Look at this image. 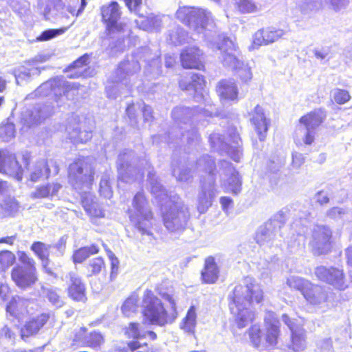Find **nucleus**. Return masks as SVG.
<instances>
[{
    "instance_id": "nucleus-45",
    "label": "nucleus",
    "mask_w": 352,
    "mask_h": 352,
    "mask_svg": "<svg viewBox=\"0 0 352 352\" xmlns=\"http://www.w3.org/2000/svg\"><path fill=\"white\" fill-rule=\"evenodd\" d=\"M138 295L133 294L129 297L122 307L123 314L126 316H130L132 314L135 313L138 308Z\"/></svg>"
},
{
    "instance_id": "nucleus-59",
    "label": "nucleus",
    "mask_w": 352,
    "mask_h": 352,
    "mask_svg": "<svg viewBox=\"0 0 352 352\" xmlns=\"http://www.w3.org/2000/svg\"><path fill=\"white\" fill-rule=\"evenodd\" d=\"M266 42L263 29L258 30L253 36V41L251 48H258L261 45H265Z\"/></svg>"
},
{
    "instance_id": "nucleus-5",
    "label": "nucleus",
    "mask_w": 352,
    "mask_h": 352,
    "mask_svg": "<svg viewBox=\"0 0 352 352\" xmlns=\"http://www.w3.org/2000/svg\"><path fill=\"white\" fill-rule=\"evenodd\" d=\"M215 164L209 155L201 157L196 163V171L201 175V191L197 197V210L206 212L218 193L215 186Z\"/></svg>"
},
{
    "instance_id": "nucleus-37",
    "label": "nucleus",
    "mask_w": 352,
    "mask_h": 352,
    "mask_svg": "<svg viewBox=\"0 0 352 352\" xmlns=\"http://www.w3.org/2000/svg\"><path fill=\"white\" fill-rule=\"evenodd\" d=\"M99 247L96 244L89 246L82 247L75 250L72 255V261L76 263H82L90 256L96 254L99 252Z\"/></svg>"
},
{
    "instance_id": "nucleus-7",
    "label": "nucleus",
    "mask_w": 352,
    "mask_h": 352,
    "mask_svg": "<svg viewBox=\"0 0 352 352\" xmlns=\"http://www.w3.org/2000/svg\"><path fill=\"white\" fill-rule=\"evenodd\" d=\"M129 217L133 226L142 235L151 236L153 213L143 191L137 192L128 210Z\"/></svg>"
},
{
    "instance_id": "nucleus-9",
    "label": "nucleus",
    "mask_w": 352,
    "mask_h": 352,
    "mask_svg": "<svg viewBox=\"0 0 352 352\" xmlns=\"http://www.w3.org/2000/svg\"><path fill=\"white\" fill-rule=\"evenodd\" d=\"M325 113L322 109H316L300 118V125L294 135V142L298 146H310L316 139L317 128L322 123Z\"/></svg>"
},
{
    "instance_id": "nucleus-27",
    "label": "nucleus",
    "mask_w": 352,
    "mask_h": 352,
    "mask_svg": "<svg viewBox=\"0 0 352 352\" xmlns=\"http://www.w3.org/2000/svg\"><path fill=\"white\" fill-rule=\"evenodd\" d=\"M202 52L197 47H186L180 55L182 65L186 69H201L203 67L201 62Z\"/></svg>"
},
{
    "instance_id": "nucleus-46",
    "label": "nucleus",
    "mask_w": 352,
    "mask_h": 352,
    "mask_svg": "<svg viewBox=\"0 0 352 352\" xmlns=\"http://www.w3.org/2000/svg\"><path fill=\"white\" fill-rule=\"evenodd\" d=\"M15 255L8 250L0 252V270L6 271L15 262Z\"/></svg>"
},
{
    "instance_id": "nucleus-23",
    "label": "nucleus",
    "mask_w": 352,
    "mask_h": 352,
    "mask_svg": "<svg viewBox=\"0 0 352 352\" xmlns=\"http://www.w3.org/2000/svg\"><path fill=\"white\" fill-rule=\"evenodd\" d=\"M265 340L270 346H275L280 335V322L274 312L266 311L264 317Z\"/></svg>"
},
{
    "instance_id": "nucleus-38",
    "label": "nucleus",
    "mask_w": 352,
    "mask_h": 352,
    "mask_svg": "<svg viewBox=\"0 0 352 352\" xmlns=\"http://www.w3.org/2000/svg\"><path fill=\"white\" fill-rule=\"evenodd\" d=\"M173 175L180 182L190 183L192 180L193 175L188 168L173 162Z\"/></svg>"
},
{
    "instance_id": "nucleus-18",
    "label": "nucleus",
    "mask_w": 352,
    "mask_h": 352,
    "mask_svg": "<svg viewBox=\"0 0 352 352\" xmlns=\"http://www.w3.org/2000/svg\"><path fill=\"white\" fill-rule=\"evenodd\" d=\"M23 170L14 154L7 151H0V173L21 181L23 178Z\"/></svg>"
},
{
    "instance_id": "nucleus-28",
    "label": "nucleus",
    "mask_w": 352,
    "mask_h": 352,
    "mask_svg": "<svg viewBox=\"0 0 352 352\" xmlns=\"http://www.w3.org/2000/svg\"><path fill=\"white\" fill-rule=\"evenodd\" d=\"M54 113L53 107L50 104H37L32 110H27L23 119L29 126L40 123L43 120Z\"/></svg>"
},
{
    "instance_id": "nucleus-11",
    "label": "nucleus",
    "mask_w": 352,
    "mask_h": 352,
    "mask_svg": "<svg viewBox=\"0 0 352 352\" xmlns=\"http://www.w3.org/2000/svg\"><path fill=\"white\" fill-rule=\"evenodd\" d=\"M287 284L291 288L299 290L310 304L320 305L327 300V292L324 287L314 285L303 278L290 276L287 278Z\"/></svg>"
},
{
    "instance_id": "nucleus-55",
    "label": "nucleus",
    "mask_w": 352,
    "mask_h": 352,
    "mask_svg": "<svg viewBox=\"0 0 352 352\" xmlns=\"http://www.w3.org/2000/svg\"><path fill=\"white\" fill-rule=\"evenodd\" d=\"M14 126L12 124H8L0 127V137L4 142H8L14 136Z\"/></svg>"
},
{
    "instance_id": "nucleus-51",
    "label": "nucleus",
    "mask_w": 352,
    "mask_h": 352,
    "mask_svg": "<svg viewBox=\"0 0 352 352\" xmlns=\"http://www.w3.org/2000/svg\"><path fill=\"white\" fill-rule=\"evenodd\" d=\"M104 341L102 336L96 331L90 333V334L85 338V343L91 347L96 348L99 346Z\"/></svg>"
},
{
    "instance_id": "nucleus-13",
    "label": "nucleus",
    "mask_w": 352,
    "mask_h": 352,
    "mask_svg": "<svg viewBox=\"0 0 352 352\" xmlns=\"http://www.w3.org/2000/svg\"><path fill=\"white\" fill-rule=\"evenodd\" d=\"M91 120L72 114L68 119L65 128L67 137L74 144L83 143L92 137L93 126Z\"/></svg>"
},
{
    "instance_id": "nucleus-25",
    "label": "nucleus",
    "mask_w": 352,
    "mask_h": 352,
    "mask_svg": "<svg viewBox=\"0 0 352 352\" xmlns=\"http://www.w3.org/2000/svg\"><path fill=\"white\" fill-rule=\"evenodd\" d=\"M217 92L223 103L238 100V89L234 79H224L218 82Z\"/></svg>"
},
{
    "instance_id": "nucleus-24",
    "label": "nucleus",
    "mask_w": 352,
    "mask_h": 352,
    "mask_svg": "<svg viewBox=\"0 0 352 352\" xmlns=\"http://www.w3.org/2000/svg\"><path fill=\"white\" fill-rule=\"evenodd\" d=\"M67 276L69 279L67 287L68 296L75 301L85 302L86 288L81 278L74 272H69Z\"/></svg>"
},
{
    "instance_id": "nucleus-50",
    "label": "nucleus",
    "mask_w": 352,
    "mask_h": 352,
    "mask_svg": "<svg viewBox=\"0 0 352 352\" xmlns=\"http://www.w3.org/2000/svg\"><path fill=\"white\" fill-rule=\"evenodd\" d=\"M266 44L272 43L284 35L283 30H276L272 28L263 29Z\"/></svg>"
},
{
    "instance_id": "nucleus-19",
    "label": "nucleus",
    "mask_w": 352,
    "mask_h": 352,
    "mask_svg": "<svg viewBox=\"0 0 352 352\" xmlns=\"http://www.w3.org/2000/svg\"><path fill=\"white\" fill-rule=\"evenodd\" d=\"M12 279L22 289L31 287L38 280L36 267L17 265L12 270Z\"/></svg>"
},
{
    "instance_id": "nucleus-60",
    "label": "nucleus",
    "mask_w": 352,
    "mask_h": 352,
    "mask_svg": "<svg viewBox=\"0 0 352 352\" xmlns=\"http://www.w3.org/2000/svg\"><path fill=\"white\" fill-rule=\"evenodd\" d=\"M348 211L340 207H333L327 212V216L331 219H343L347 214Z\"/></svg>"
},
{
    "instance_id": "nucleus-41",
    "label": "nucleus",
    "mask_w": 352,
    "mask_h": 352,
    "mask_svg": "<svg viewBox=\"0 0 352 352\" xmlns=\"http://www.w3.org/2000/svg\"><path fill=\"white\" fill-rule=\"evenodd\" d=\"M234 6L241 14L254 13L259 10L258 5L254 0H234Z\"/></svg>"
},
{
    "instance_id": "nucleus-36",
    "label": "nucleus",
    "mask_w": 352,
    "mask_h": 352,
    "mask_svg": "<svg viewBox=\"0 0 352 352\" xmlns=\"http://www.w3.org/2000/svg\"><path fill=\"white\" fill-rule=\"evenodd\" d=\"M52 245L46 244L41 241L34 242L30 249L35 255L41 261L42 264L45 266L50 263V253Z\"/></svg>"
},
{
    "instance_id": "nucleus-17",
    "label": "nucleus",
    "mask_w": 352,
    "mask_h": 352,
    "mask_svg": "<svg viewBox=\"0 0 352 352\" xmlns=\"http://www.w3.org/2000/svg\"><path fill=\"white\" fill-rule=\"evenodd\" d=\"M331 234L327 226L316 225L314 227L309 245L314 254H326L330 250Z\"/></svg>"
},
{
    "instance_id": "nucleus-63",
    "label": "nucleus",
    "mask_w": 352,
    "mask_h": 352,
    "mask_svg": "<svg viewBox=\"0 0 352 352\" xmlns=\"http://www.w3.org/2000/svg\"><path fill=\"white\" fill-rule=\"evenodd\" d=\"M126 7L131 12L139 14L140 8L142 0H124Z\"/></svg>"
},
{
    "instance_id": "nucleus-49",
    "label": "nucleus",
    "mask_w": 352,
    "mask_h": 352,
    "mask_svg": "<svg viewBox=\"0 0 352 352\" xmlns=\"http://www.w3.org/2000/svg\"><path fill=\"white\" fill-rule=\"evenodd\" d=\"M161 63L159 57L154 58L146 67V75L155 78L161 74Z\"/></svg>"
},
{
    "instance_id": "nucleus-33",
    "label": "nucleus",
    "mask_w": 352,
    "mask_h": 352,
    "mask_svg": "<svg viewBox=\"0 0 352 352\" xmlns=\"http://www.w3.org/2000/svg\"><path fill=\"white\" fill-rule=\"evenodd\" d=\"M49 316L43 314L36 318H33L25 323L21 329V336L28 337L34 335L43 327L48 320Z\"/></svg>"
},
{
    "instance_id": "nucleus-61",
    "label": "nucleus",
    "mask_w": 352,
    "mask_h": 352,
    "mask_svg": "<svg viewBox=\"0 0 352 352\" xmlns=\"http://www.w3.org/2000/svg\"><path fill=\"white\" fill-rule=\"evenodd\" d=\"M17 254L19 261L25 265V267H36L34 260L25 252H19Z\"/></svg>"
},
{
    "instance_id": "nucleus-47",
    "label": "nucleus",
    "mask_w": 352,
    "mask_h": 352,
    "mask_svg": "<svg viewBox=\"0 0 352 352\" xmlns=\"http://www.w3.org/2000/svg\"><path fill=\"white\" fill-rule=\"evenodd\" d=\"M0 206L7 212L9 213L14 212L19 208L18 202L12 197V194H10L4 198L0 199Z\"/></svg>"
},
{
    "instance_id": "nucleus-44",
    "label": "nucleus",
    "mask_w": 352,
    "mask_h": 352,
    "mask_svg": "<svg viewBox=\"0 0 352 352\" xmlns=\"http://www.w3.org/2000/svg\"><path fill=\"white\" fill-rule=\"evenodd\" d=\"M105 264L102 257H96L89 261L87 269L89 274L87 276L97 275L100 274L102 270H104Z\"/></svg>"
},
{
    "instance_id": "nucleus-31",
    "label": "nucleus",
    "mask_w": 352,
    "mask_h": 352,
    "mask_svg": "<svg viewBox=\"0 0 352 352\" xmlns=\"http://www.w3.org/2000/svg\"><path fill=\"white\" fill-rule=\"evenodd\" d=\"M30 303V300L16 296L13 297L7 305L6 311L11 316L21 319L23 316L28 314L29 311L28 307Z\"/></svg>"
},
{
    "instance_id": "nucleus-52",
    "label": "nucleus",
    "mask_w": 352,
    "mask_h": 352,
    "mask_svg": "<svg viewBox=\"0 0 352 352\" xmlns=\"http://www.w3.org/2000/svg\"><path fill=\"white\" fill-rule=\"evenodd\" d=\"M331 95L335 102L340 104L346 103L351 98L349 92L344 89H335L331 91Z\"/></svg>"
},
{
    "instance_id": "nucleus-15",
    "label": "nucleus",
    "mask_w": 352,
    "mask_h": 352,
    "mask_svg": "<svg viewBox=\"0 0 352 352\" xmlns=\"http://www.w3.org/2000/svg\"><path fill=\"white\" fill-rule=\"evenodd\" d=\"M221 186L226 192L238 195L241 191L242 181L232 164L222 160L219 164Z\"/></svg>"
},
{
    "instance_id": "nucleus-29",
    "label": "nucleus",
    "mask_w": 352,
    "mask_h": 352,
    "mask_svg": "<svg viewBox=\"0 0 352 352\" xmlns=\"http://www.w3.org/2000/svg\"><path fill=\"white\" fill-rule=\"evenodd\" d=\"M204 85L205 80L203 76L198 74H192L189 82L184 79L179 82V87L182 90L193 91L195 92L194 98L198 102L204 100V94L203 93Z\"/></svg>"
},
{
    "instance_id": "nucleus-32",
    "label": "nucleus",
    "mask_w": 352,
    "mask_h": 352,
    "mask_svg": "<svg viewBox=\"0 0 352 352\" xmlns=\"http://www.w3.org/2000/svg\"><path fill=\"white\" fill-rule=\"evenodd\" d=\"M82 197V204L91 217L101 218L104 217V212L101 206L96 201V198L91 193L84 192Z\"/></svg>"
},
{
    "instance_id": "nucleus-12",
    "label": "nucleus",
    "mask_w": 352,
    "mask_h": 352,
    "mask_svg": "<svg viewBox=\"0 0 352 352\" xmlns=\"http://www.w3.org/2000/svg\"><path fill=\"white\" fill-rule=\"evenodd\" d=\"M75 85H65V80L61 78H55L43 83L33 93L28 95L29 98L44 97L53 94L56 102L59 104V100L63 97L68 98L76 91Z\"/></svg>"
},
{
    "instance_id": "nucleus-57",
    "label": "nucleus",
    "mask_w": 352,
    "mask_h": 352,
    "mask_svg": "<svg viewBox=\"0 0 352 352\" xmlns=\"http://www.w3.org/2000/svg\"><path fill=\"white\" fill-rule=\"evenodd\" d=\"M317 352H333L332 341L330 338H324L317 342Z\"/></svg>"
},
{
    "instance_id": "nucleus-30",
    "label": "nucleus",
    "mask_w": 352,
    "mask_h": 352,
    "mask_svg": "<svg viewBox=\"0 0 352 352\" xmlns=\"http://www.w3.org/2000/svg\"><path fill=\"white\" fill-rule=\"evenodd\" d=\"M251 116L252 118L250 120L258 133V138L261 141H263L265 138L269 125V122L265 118L263 109L259 105H256L254 111L252 112Z\"/></svg>"
},
{
    "instance_id": "nucleus-39",
    "label": "nucleus",
    "mask_w": 352,
    "mask_h": 352,
    "mask_svg": "<svg viewBox=\"0 0 352 352\" xmlns=\"http://www.w3.org/2000/svg\"><path fill=\"white\" fill-rule=\"evenodd\" d=\"M197 324V314L194 306H191L181 324V328L188 333H193Z\"/></svg>"
},
{
    "instance_id": "nucleus-58",
    "label": "nucleus",
    "mask_w": 352,
    "mask_h": 352,
    "mask_svg": "<svg viewBox=\"0 0 352 352\" xmlns=\"http://www.w3.org/2000/svg\"><path fill=\"white\" fill-rule=\"evenodd\" d=\"M325 3L336 12L345 9L349 3V0H325Z\"/></svg>"
},
{
    "instance_id": "nucleus-53",
    "label": "nucleus",
    "mask_w": 352,
    "mask_h": 352,
    "mask_svg": "<svg viewBox=\"0 0 352 352\" xmlns=\"http://www.w3.org/2000/svg\"><path fill=\"white\" fill-rule=\"evenodd\" d=\"M67 28H60V29H49L45 30L37 38L38 41H45L56 37L63 34Z\"/></svg>"
},
{
    "instance_id": "nucleus-40",
    "label": "nucleus",
    "mask_w": 352,
    "mask_h": 352,
    "mask_svg": "<svg viewBox=\"0 0 352 352\" xmlns=\"http://www.w3.org/2000/svg\"><path fill=\"white\" fill-rule=\"evenodd\" d=\"M190 37L187 32L180 27L171 30L168 34V40L175 45H182L188 42Z\"/></svg>"
},
{
    "instance_id": "nucleus-34",
    "label": "nucleus",
    "mask_w": 352,
    "mask_h": 352,
    "mask_svg": "<svg viewBox=\"0 0 352 352\" xmlns=\"http://www.w3.org/2000/svg\"><path fill=\"white\" fill-rule=\"evenodd\" d=\"M219 269L212 256H208L205 260L204 268L201 272V278L205 283H214L219 277Z\"/></svg>"
},
{
    "instance_id": "nucleus-43",
    "label": "nucleus",
    "mask_w": 352,
    "mask_h": 352,
    "mask_svg": "<svg viewBox=\"0 0 352 352\" xmlns=\"http://www.w3.org/2000/svg\"><path fill=\"white\" fill-rule=\"evenodd\" d=\"M42 289L43 294L52 305L56 307H61L63 305L64 302L58 293V289L56 288L52 287H42Z\"/></svg>"
},
{
    "instance_id": "nucleus-10",
    "label": "nucleus",
    "mask_w": 352,
    "mask_h": 352,
    "mask_svg": "<svg viewBox=\"0 0 352 352\" xmlns=\"http://www.w3.org/2000/svg\"><path fill=\"white\" fill-rule=\"evenodd\" d=\"M94 175V167L89 158H78L69 166V182L76 190L82 192L90 188Z\"/></svg>"
},
{
    "instance_id": "nucleus-56",
    "label": "nucleus",
    "mask_w": 352,
    "mask_h": 352,
    "mask_svg": "<svg viewBox=\"0 0 352 352\" xmlns=\"http://www.w3.org/2000/svg\"><path fill=\"white\" fill-rule=\"evenodd\" d=\"M261 331L258 325L254 324L249 329L250 340L255 346H258L261 343Z\"/></svg>"
},
{
    "instance_id": "nucleus-8",
    "label": "nucleus",
    "mask_w": 352,
    "mask_h": 352,
    "mask_svg": "<svg viewBox=\"0 0 352 352\" xmlns=\"http://www.w3.org/2000/svg\"><path fill=\"white\" fill-rule=\"evenodd\" d=\"M195 112V109L184 107H177L173 109L171 116L175 125L169 134L170 139L179 138L182 142L190 144L199 141L197 131L190 122Z\"/></svg>"
},
{
    "instance_id": "nucleus-16",
    "label": "nucleus",
    "mask_w": 352,
    "mask_h": 352,
    "mask_svg": "<svg viewBox=\"0 0 352 352\" xmlns=\"http://www.w3.org/2000/svg\"><path fill=\"white\" fill-rule=\"evenodd\" d=\"M317 278L336 289L344 290L348 287L344 272L342 269L326 266H318L314 270Z\"/></svg>"
},
{
    "instance_id": "nucleus-20",
    "label": "nucleus",
    "mask_w": 352,
    "mask_h": 352,
    "mask_svg": "<svg viewBox=\"0 0 352 352\" xmlns=\"http://www.w3.org/2000/svg\"><path fill=\"white\" fill-rule=\"evenodd\" d=\"M59 172V167L53 160L38 161L33 166L30 173L31 181L36 182L41 179H47L50 175H56Z\"/></svg>"
},
{
    "instance_id": "nucleus-6",
    "label": "nucleus",
    "mask_w": 352,
    "mask_h": 352,
    "mask_svg": "<svg viewBox=\"0 0 352 352\" xmlns=\"http://www.w3.org/2000/svg\"><path fill=\"white\" fill-rule=\"evenodd\" d=\"M102 20L106 25L108 34L112 38H117V43L112 46L116 52H122L126 46L125 38L130 35L131 30L126 25L118 23L121 16V11L119 4L116 1H111L109 4L100 8Z\"/></svg>"
},
{
    "instance_id": "nucleus-54",
    "label": "nucleus",
    "mask_w": 352,
    "mask_h": 352,
    "mask_svg": "<svg viewBox=\"0 0 352 352\" xmlns=\"http://www.w3.org/2000/svg\"><path fill=\"white\" fill-rule=\"evenodd\" d=\"M100 193L105 198H111L112 196V190L109 184V179L105 175L102 177L100 182Z\"/></svg>"
},
{
    "instance_id": "nucleus-35",
    "label": "nucleus",
    "mask_w": 352,
    "mask_h": 352,
    "mask_svg": "<svg viewBox=\"0 0 352 352\" xmlns=\"http://www.w3.org/2000/svg\"><path fill=\"white\" fill-rule=\"evenodd\" d=\"M62 186L58 183L48 184L37 188L31 193V197L34 199L45 198L56 195Z\"/></svg>"
},
{
    "instance_id": "nucleus-26",
    "label": "nucleus",
    "mask_w": 352,
    "mask_h": 352,
    "mask_svg": "<svg viewBox=\"0 0 352 352\" xmlns=\"http://www.w3.org/2000/svg\"><path fill=\"white\" fill-rule=\"evenodd\" d=\"M140 69L139 63L135 60H126L122 62L116 72V82H121L125 86H128L131 81V78Z\"/></svg>"
},
{
    "instance_id": "nucleus-1",
    "label": "nucleus",
    "mask_w": 352,
    "mask_h": 352,
    "mask_svg": "<svg viewBox=\"0 0 352 352\" xmlns=\"http://www.w3.org/2000/svg\"><path fill=\"white\" fill-rule=\"evenodd\" d=\"M137 159L134 152L124 150L117 160L118 179L125 183L133 181H141L144 172L142 166L146 169L148 180L150 184L151 192L155 199L161 204L163 224L166 229L171 233L183 232L190 218L188 207L177 195H168L162 184L158 182L153 173V168L149 163L142 160L136 164Z\"/></svg>"
},
{
    "instance_id": "nucleus-4",
    "label": "nucleus",
    "mask_w": 352,
    "mask_h": 352,
    "mask_svg": "<svg viewBox=\"0 0 352 352\" xmlns=\"http://www.w3.org/2000/svg\"><path fill=\"white\" fill-rule=\"evenodd\" d=\"M161 296L168 300L170 305V311H167L160 298L150 290L144 291L142 300V310L145 320L151 324L163 327L172 323L177 316L176 304L172 296L167 293H162Z\"/></svg>"
},
{
    "instance_id": "nucleus-3",
    "label": "nucleus",
    "mask_w": 352,
    "mask_h": 352,
    "mask_svg": "<svg viewBox=\"0 0 352 352\" xmlns=\"http://www.w3.org/2000/svg\"><path fill=\"white\" fill-rule=\"evenodd\" d=\"M263 298V289L252 277H245L234 287L228 295L229 307L239 328L253 321L254 313L250 308V303H260Z\"/></svg>"
},
{
    "instance_id": "nucleus-62",
    "label": "nucleus",
    "mask_w": 352,
    "mask_h": 352,
    "mask_svg": "<svg viewBox=\"0 0 352 352\" xmlns=\"http://www.w3.org/2000/svg\"><path fill=\"white\" fill-rule=\"evenodd\" d=\"M107 255L111 260V273L110 277L111 279L113 278V274H117V271L118 269L119 261L118 258L115 256V254L112 252V251L107 250Z\"/></svg>"
},
{
    "instance_id": "nucleus-21",
    "label": "nucleus",
    "mask_w": 352,
    "mask_h": 352,
    "mask_svg": "<svg viewBox=\"0 0 352 352\" xmlns=\"http://www.w3.org/2000/svg\"><path fill=\"white\" fill-rule=\"evenodd\" d=\"M281 214H277L274 219L267 222L264 226L259 227L256 233L255 239L258 244L263 245L272 241L277 232L281 227L282 223L280 222Z\"/></svg>"
},
{
    "instance_id": "nucleus-22",
    "label": "nucleus",
    "mask_w": 352,
    "mask_h": 352,
    "mask_svg": "<svg viewBox=\"0 0 352 352\" xmlns=\"http://www.w3.org/2000/svg\"><path fill=\"white\" fill-rule=\"evenodd\" d=\"M282 320L292 332V348L294 351H303L306 347L305 331L300 325L289 318L287 314L282 316Z\"/></svg>"
},
{
    "instance_id": "nucleus-48",
    "label": "nucleus",
    "mask_w": 352,
    "mask_h": 352,
    "mask_svg": "<svg viewBox=\"0 0 352 352\" xmlns=\"http://www.w3.org/2000/svg\"><path fill=\"white\" fill-rule=\"evenodd\" d=\"M138 323L131 322L129 327L125 329V334L129 338L135 339L146 338V333L144 332V330L140 329Z\"/></svg>"
},
{
    "instance_id": "nucleus-42",
    "label": "nucleus",
    "mask_w": 352,
    "mask_h": 352,
    "mask_svg": "<svg viewBox=\"0 0 352 352\" xmlns=\"http://www.w3.org/2000/svg\"><path fill=\"white\" fill-rule=\"evenodd\" d=\"M39 73L40 72L37 67L30 69L25 66H20L16 68L13 72L16 82L18 85H21L23 81L29 80L32 74L38 75Z\"/></svg>"
},
{
    "instance_id": "nucleus-64",
    "label": "nucleus",
    "mask_w": 352,
    "mask_h": 352,
    "mask_svg": "<svg viewBox=\"0 0 352 352\" xmlns=\"http://www.w3.org/2000/svg\"><path fill=\"white\" fill-rule=\"evenodd\" d=\"M12 193V187L6 181H0V199Z\"/></svg>"
},
{
    "instance_id": "nucleus-2",
    "label": "nucleus",
    "mask_w": 352,
    "mask_h": 352,
    "mask_svg": "<svg viewBox=\"0 0 352 352\" xmlns=\"http://www.w3.org/2000/svg\"><path fill=\"white\" fill-rule=\"evenodd\" d=\"M177 18L184 24L193 30L199 35L207 41L212 47H215L221 52L223 65L234 71L240 80L248 82L252 78L251 67L241 58L238 46L234 41L224 34H217L209 29L212 27L210 22L211 14L205 10L192 7H179L176 12Z\"/></svg>"
},
{
    "instance_id": "nucleus-14",
    "label": "nucleus",
    "mask_w": 352,
    "mask_h": 352,
    "mask_svg": "<svg viewBox=\"0 0 352 352\" xmlns=\"http://www.w3.org/2000/svg\"><path fill=\"white\" fill-rule=\"evenodd\" d=\"M209 140L212 148L217 150L226 151L228 155L235 162L240 161L242 157V149L241 148V138L239 134L233 132L230 136L229 142L224 141L221 135L213 133L210 135Z\"/></svg>"
}]
</instances>
